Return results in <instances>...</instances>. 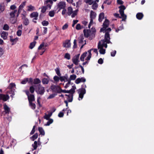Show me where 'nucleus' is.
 <instances>
[{
	"label": "nucleus",
	"instance_id": "1",
	"mask_svg": "<svg viewBox=\"0 0 154 154\" xmlns=\"http://www.w3.org/2000/svg\"><path fill=\"white\" fill-rule=\"evenodd\" d=\"M110 40L109 34L107 32H106L105 34L104 39L101 40L98 44V48L100 49L99 52L100 54H105L106 50L103 49V48L104 47L106 48L107 47V43L112 44Z\"/></svg>",
	"mask_w": 154,
	"mask_h": 154
},
{
	"label": "nucleus",
	"instance_id": "2",
	"mask_svg": "<svg viewBox=\"0 0 154 154\" xmlns=\"http://www.w3.org/2000/svg\"><path fill=\"white\" fill-rule=\"evenodd\" d=\"M86 88V85H82V88L77 90L78 93L79 94L78 100H79L82 99L84 97V95L85 94L86 90L85 88Z\"/></svg>",
	"mask_w": 154,
	"mask_h": 154
},
{
	"label": "nucleus",
	"instance_id": "3",
	"mask_svg": "<svg viewBox=\"0 0 154 154\" xmlns=\"http://www.w3.org/2000/svg\"><path fill=\"white\" fill-rule=\"evenodd\" d=\"M4 111L3 112V113L4 115V118L9 121V114L10 112L9 107L6 104H5L4 105Z\"/></svg>",
	"mask_w": 154,
	"mask_h": 154
},
{
	"label": "nucleus",
	"instance_id": "4",
	"mask_svg": "<svg viewBox=\"0 0 154 154\" xmlns=\"http://www.w3.org/2000/svg\"><path fill=\"white\" fill-rule=\"evenodd\" d=\"M35 91L38 94L43 95L45 92V90L44 88L40 84H39L37 86L35 85Z\"/></svg>",
	"mask_w": 154,
	"mask_h": 154
},
{
	"label": "nucleus",
	"instance_id": "5",
	"mask_svg": "<svg viewBox=\"0 0 154 154\" xmlns=\"http://www.w3.org/2000/svg\"><path fill=\"white\" fill-rule=\"evenodd\" d=\"M50 88L53 92L58 93H61V89L58 85H52L51 86Z\"/></svg>",
	"mask_w": 154,
	"mask_h": 154
},
{
	"label": "nucleus",
	"instance_id": "6",
	"mask_svg": "<svg viewBox=\"0 0 154 154\" xmlns=\"http://www.w3.org/2000/svg\"><path fill=\"white\" fill-rule=\"evenodd\" d=\"M78 11V9H77L73 11L72 8L71 7H69L68 8L67 13L68 15H70L72 14L71 17L72 18H73L77 14Z\"/></svg>",
	"mask_w": 154,
	"mask_h": 154
},
{
	"label": "nucleus",
	"instance_id": "7",
	"mask_svg": "<svg viewBox=\"0 0 154 154\" xmlns=\"http://www.w3.org/2000/svg\"><path fill=\"white\" fill-rule=\"evenodd\" d=\"M119 12L122 18V21H125L126 18V16L124 14L125 7L124 5H121L119 7Z\"/></svg>",
	"mask_w": 154,
	"mask_h": 154
},
{
	"label": "nucleus",
	"instance_id": "8",
	"mask_svg": "<svg viewBox=\"0 0 154 154\" xmlns=\"http://www.w3.org/2000/svg\"><path fill=\"white\" fill-rule=\"evenodd\" d=\"M17 13V10H15L12 11L10 13V16L11 17L12 19L10 18L11 22L13 24L15 23L17 20V18L14 17L15 15V14Z\"/></svg>",
	"mask_w": 154,
	"mask_h": 154
},
{
	"label": "nucleus",
	"instance_id": "9",
	"mask_svg": "<svg viewBox=\"0 0 154 154\" xmlns=\"http://www.w3.org/2000/svg\"><path fill=\"white\" fill-rule=\"evenodd\" d=\"M10 94H12L11 95V96L12 97H13V96L14 95L15 92V90L16 88V85L14 83H10Z\"/></svg>",
	"mask_w": 154,
	"mask_h": 154
},
{
	"label": "nucleus",
	"instance_id": "10",
	"mask_svg": "<svg viewBox=\"0 0 154 154\" xmlns=\"http://www.w3.org/2000/svg\"><path fill=\"white\" fill-rule=\"evenodd\" d=\"M103 27L101 28L100 29V32H104L106 28L108 27L109 25V21L107 19H106L104 22L103 24Z\"/></svg>",
	"mask_w": 154,
	"mask_h": 154
},
{
	"label": "nucleus",
	"instance_id": "11",
	"mask_svg": "<svg viewBox=\"0 0 154 154\" xmlns=\"http://www.w3.org/2000/svg\"><path fill=\"white\" fill-rule=\"evenodd\" d=\"M92 50H93L94 52L97 54V55L98 52L97 51V50L96 49H91L88 51V55L87 58L85 59V60H89L90 59L91 56V51Z\"/></svg>",
	"mask_w": 154,
	"mask_h": 154
},
{
	"label": "nucleus",
	"instance_id": "12",
	"mask_svg": "<svg viewBox=\"0 0 154 154\" xmlns=\"http://www.w3.org/2000/svg\"><path fill=\"white\" fill-rule=\"evenodd\" d=\"M76 89V87L75 86H72V88L69 90H63L61 89V93L63 92L65 93H74L75 92V90Z\"/></svg>",
	"mask_w": 154,
	"mask_h": 154
},
{
	"label": "nucleus",
	"instance_id": "13",
	"mask_svg": "<svg viewBox=\"0 0 154 154\" xmlns=\"http://www.w3.org/2000/svg\"><path fill=\"white\" fill-rule=\"evenodd\" d=\"M79 54H77L75 55L72 59L73 63L76 65H78V63L79 62Z\"/></svg>",
	"mask_w": 154,
	"mask_h": 154
},
{
	"label": "nucleus",
	"instance_id": "14",
	"mask_svg": "<svg viewBox=\"0 0 154 154\" xmlns=\"http://www.w3.org/2000/svg\"><path fill=\"white\" fill-rule=\"evenodd\" d=\"M69 94H66L65 96L67 97V100L69 102H72L73 100V94L74 93H70Z\"/></svg>",
	"mask_w": 154,
	"mask_h": 154
},
{
	"label": "nucleus",
	"instance_id": "15",
	"mask_svg": "<svg viewBox=\"0 0 154 154\" xmlns=\"http://www.w3.org/2000/svg\"><path fill=\"white\" fill-rule=\"evenodd\" d=\"M57 6L60 9H64L66 7L65 2H60L58 4Z\"/></svg>",
	"mask_w": 154,
	"mask_h": 154
},
{
	"label": "nucleus",
	"instance_id": "16",
	"mask_svg": "<svg viewBox=\"0 0 154 154\" xmlns=\"http://www.w3.org/2000/svg\"><path fill=\"white\" fill-rule=\"evenodd\" d=\"M8 95L0 94V99L3 100L4 101H6L9 98Z\"/></svg>",
	"mask_w": 154,
	"mask_h": 154
},
{
	"label": "nucleus",
	"instance_id": "17",
	"mask_svg": "<svg viewBox=\"0 0 154 154\" xmlns=\"http://www.w3.org/2000/svg\"><path fill=\"white\" fill-rule=\"evenodd\" d=\"M86 79L84 77L81 78H78L75 81V83L77 84H78L80 82H85L86 81Z\"/></svg>",
	"mask_w": 154,
	"mask_h": 154
},
{
	"label": "nucleus",
	"instance_id": "18",
	"mask_svg": "<svg viewBox=\"0 0 154 154\" xmlns=\"http://www.w3.org/2000/svg\"><path fill=\"white\" fill-rule=\"evenodd\" d=\"M64 47L69 48L71 46V43L70 40H66L63 44Z\"/></svg>",
	"mask_w": 154,
	"mask_h": 154
},
{
	"label": "nucleus",
	"instance_id": "19",
	"mask_svg": "<svg viewBox=\"0 0 154 154\" xmlns=\"http://www.w3.org/2000/svg\"><path fill=\"white\" fill-rule=\"evenodd\" d=\"M38 13L37 12H33L30 14V17L32 18L34 17V18L35 20L37 19V17L38 16Z\"/></svg>",
	"mask_w": 154,
	"mask_h": 154
},
{
	"label": "nucleus",
	"instance_id": "20",
	"mask_svg": "<svg viewBox=\"0 0 154 154\" xmlns=\"http://www.w3.org/2000/svg\"><path fill=\"white\" fill-rule=\"evenodd\" d=\"M104 18V13H101L100 14L99 16L98 20L100 22L102 21L103 20Z\"/></svg>",
	"mask_w": 154,
	"mask_h": 154
},
{
	"label": "nucleus",
	"instance_id": "21",
	"mask_svg": "<svg viewBox=\"0 0 154 154\" xmlns=\"http://www.w3.org/2000/svg\"><path fill=\"white\" fill-rule=\"evenodd\" d=\"M28 98L29 102H32L35 100L34 96L33 94H30L28 97Z\"/></svg>",
	"mask_w": 154,
	"mask_h": 154
},
{
	"label": "nucleus",
	"instance_id": "22",
	"mask_svg": "<svg viewBox=\"0 0 154 154\" xmlns=\"http://www.w3.org/2000/svg\"><path fill=\"white\" fill-rule=\"evenodd\" d=\"M8 33L7 32H3L1 34V37L4 39H6L7 38Z\"/></svg>",
	"mask_w": 154,
	"mask_h": 154
},
{
	"label": "nucleus",
	"instance_id": "23",
	"mask_svg": "<svg viewBox=\"0 0 154 154\" xmlns=\"http://www.w3.org/2000/svg\"><path fill=\"white\" fill-rule=\"evenodd\" d=\"M88 52H85L81 56L80 59L81 61H84L85 57L86 56Z\"/></svg>",
	"mask_w": 154,
	"mask_h": 154
},
{
	"label": "nucleus",
	"instance_id": "24",
	"mask_svg": "<svg viewBox=\"0 0 154 154\" xmlns=\"http://www.w3.org/2000/svg\"><path fill=\"white\" fill-rule=\"evenodd\" d=\"M53 112H49L48 114H45L44 116L45 119L46 120H49L50 117L52 116Z\"/></svg>",
	"mask_w": 154,
	"mask_h": 154
},
{
	"label": "nucleus",
	"instance_id": "25",
	"mask_svg": "<svg viewBox=\"0 0 154 154\" xmlns=\"http://www.w3.org/2000/svg\"><path fill=\"white\" fill-rule=\"evenodd\" d=\"M137 18L138 20H141L143 16V14L141 13H139L137 14L136 15Z\"/></svg>",
	"mask_w": 154,
	"mask_h": 154
},
{
	"label": "nucleus",
	"instance_id": "26",
	"mask_svg": "<svg viewBox=\"0 0 154 154\" xmlns=\"http://www.w3.org/2000/svg\"><path fill=\"white\" fill-rule=\"evenodd\" d=\"M96 13L92 11H91L90 13V18L94 19L96 17Z\"/></svg>",
	"mask_w": 154,
	"mask_h": 154
},
{
	"label": "nucleus",
	"instance_id": "27",
	"mask_svg": "<svg viewBox=\"0 0 154 154\" xmlns=\"http://www.w3.org/2000/svg\"><path fill=\"white\" fill-rule=\"evenodd\" d=\"M18 39L16 38L14 39L10 38V42H11L12 45H13L15 44L18 41Z\"/></svg>",
	"mask_w": 154,
	"mask_h": 154
},
{
	"label": "nucleus",
	"instance_id": "28",
	"mask_svg": "<svg viewBox=\"0 0 154 154\" xmlns=\"http://www.w3.org/2000/svg\"><path fill=\"white\" fill-rule=\"evenodd\" d=\"M83 32L85 36L87 37H88L90 33V30H84Z\"/></svg>",
	"mask_w": 154,
	"mask_h": 154
},
{
	"label": "nucleus",
	"instance_id": "29",
	"mask_svg": "<svg viewBox=\"0 0 154 154\" xmlns=\"http://www.w3.org/2000/svg\"><path fill=\"white\" fill-rule=\"evenodd\" d=\"M27 11H32L35 10V7L32 5L27 6Z\"/></svg>",
	"mask_w": 154,
	"mask_h": 154
},
{
	"label": "nucleus",
	"instance_id": "30",
	"mask_svg": "<svg viewBox=\"0 0 154 154\" xmlns=\"http://www.w3.org/2000/svg\"><path fill=\"white\" fill-rule=\"evenodd\" d=\"M76 78V76L74 74L72 75H70L69 79H67L69 81L71 82V80H75Z\"/></svg>",
	"mask_w": 154,
	"mask_h": 154
},
{
	"label": "nucleus",
	"instance_id": "31",
	"mask_svg": "<svg viewBox=\"0 0 154 154\" xmlns=\"http://www.w3.org/2000/svg\"><path fill=\"white\" fill-rule=\"evenodd\" d=\"M22 19L23 20V23L25 25L27 26L29 24V21L27 18H26Z\"/></svg>",
	"mask_w": 154,
	"mask_h": 154
},
{
	"label": "nucleus",
	"instance_id": "32",
	"mask_svg": "<svg viewBox=\"0 0 154 154\" xmlns=\"http://www.w3.org/2000/svg\"><path fill=\"white\" fill-rule=\"evenodd\" d=\"M38 137V134L36 133L32 137H30V139L32 141H34Z\"/></svg>",
	"mask_w": 154,
	"mask_h": 154
},
{
	"label": "nucleus",
	"instance_id": "33",
	"mask_svg": "<svg viewBox=\"0 0 154 154\" xmlns=\"http://www.w3.org/2000/svg\"><path fill=\"white\" fill-rule=\"evenodd\" d=\"M49 82V79L46 78H43L42 80V82L43 84H47Z\"/></svg>",
	"mask_w": 154,
	"mask_h": 154
},
{
	"label": "nucleus",
	"instance_id": "34",
	"mask_svg": "<svg viewBox=\"0 0 154 154\" xmlns=\"http://www.w3.org/2000/svg\"><path fill=\"white\" fill-rule=\"evenodd\" d=\"M93 3L92 6V8L94 10H96L98 7V4L95 2H94Z\"/></svg>",
	"mask_w": 154,
	"mask_h": 154
},
{
	"label": "nucleus",
	"instance_id": "35",
	"mask_svg": "<svg viewBox=\"0 0 154 154\" xmlns=\"http://www.w3.org/2000/svg\"><path fill=\"white\" fill-rule=\"evenodd\" d=\"M38 129L40 134H42V135H45V133L44 130H43L42 128L39 127Z\"/></svg>",
	"mask_w": 154,
	"mask_h": 154
},
{
	"label": "nucleus",
	"instance_id": "36",
	"mask_svg": "<svg viewBox=\"0 0 154 154\" xmlns=\"http://www.w3.org/2000/svg\"><path fill=\"white\" fill-rule=\"evenodd\" d=\"M29 105L30 107L32 109H34L36 107L35 105V103H33L32 102H29Z\"/></svg>",
	"mask_w": 154,
	"mask_h": 154
},
{
	"label": "nucleus",
	"instance_id": "37",
	"mask_svg": "<svg viewBox=\"0 0 154 154\" xmlns=\"http://www.w3.org/2000/svg\"><path fill=\"white\" fill-rule=\"evenodd\" d=\"M41 82V81L39 79L36 78L34 79L33 83L35 84H37L40 83Z\"/></svg>",
	"mask_w": 154,
	"mask_h": 154
},
{
	"label": "nucleus",
	"instance_id": "38",
	"mask_svg": "<svg viewBox=\"0 0 154 154\" xmlns=\"http://www.w3.org/2000/svg\"><path fill=\"white\" fill-rule=\"evenodd\" d=\"M32 146L34 148L32 150H33L34 149H36L37 147V142L36 141H35L34 144H32Z\"/></svg>",
	"mask_w": 154,
	"mask_h": 154
},
{
	"label": "nucleus",
	"instance_id": "39",
	"mask_svg": "<svg viewBox=\"0 0 154 154\" xmlns=\"http://www.w3.org/2000/svg\"><path fill=\"white\" fill-rule=\"evenodd\" d=\"M85 1L86 3L88 4L89 5H92L94 2L93 0H85Z\"/></svg>",
	"mask_w": 154,
	"mask_h": 154
},
{
	"label": "nucleus",
	"instance_id": "40",
	"mask_svg": "<svg viewBox=\"0 0 154 154\" xmlns=\"http://www.w3.org/2000/svg\"><path fill=\"white\" fill-rule=\"evenodd\" d=\"M36 43V42H34L31 43L30 45L29 48L31 49H32L35 46Z\"/></svg>",
	"mask_w": 154,
	"mask_h": 154
},
{
	"label": "nucleus",
	"instance_id": "41",
	"mask_svg": "<svg viewBox=\"0 0 154 154\" xmlns=\"http://www.w3.org/2000/svg\"><path fill=\"white\" fill-rule=\"evenodd\" d=\"M25 5H26V2H23L19 6V8L20 9H21L22 10V9L23 8V7Z\"/></svg>",
	"mask_w": 154,
	"mask_h": 154
},
{
	"label": "nucleus",
	"instance_id": "42",
	"mask_svg": "<svg viewBox=\"0 0 154 154\" xmlns=\"http://www.w3.org/2000/svg\"><path fill=\"white\" fill-rule=\"evenodd\" d=\"M55 14V12L54 11H49V15L51 17H53Z\"/></svg>",
	"mask_w": 154,
	"mask_h": 154
},
{
	"label": "nucleus",
	"instance_id": "43",
	"mask_svg": "<svg viewBox=\"0 0 154 154\" xmlns=\"http://www.w3.org/2000/svg\"><path fill=\"white\" fill-rule=\"evenodd\" d=\"M124 29V27H123V25L122 24L121 26H120L117 29H116V32H118L119 31V30H122L123 29Z\"/></svg>",
	"mask_w": 154,
	"mask_h": 154
},
{
	"label": "nucleus",
	"instance_id": "44",
	"mask_svg": "<svg viewBox=\"0 0 154 154\" xmlns=\"http://www.w3.org/2000/svg\"><path fill=\"white\" fill-rule=\"evenodd\" d=\"M57 95L56 94H53L50 95L47 98L48 99H52L54 97Z\"/></svg>",
	"mask_w": 154,
	"mask_h": 154
},
{
	"label": "nucleus",
	"instance_id": "45",
	"mask_svg": "<svg viewBox=\"0 0 154 154\" xmlns=\"http://www.w3.org/2000/svg\"><path fill=\"white\" fill-rule=\"evenodd\" d=\"M53 120L52 119H49V120L47 122V123L45 125L47 126L51 124L53 122Z\"/></svg>",
	"mask_w": 154,
	"mask_h": 154
},
{
	"label": "nucleus",
	"instance_id": "46",
	"mask_svg": "<svg viewBox=\"0 0 154 154\" xmlns=\"http://www.w3.org/2000/svg\"><path fill=\"white\" fill-rule=\"evenodd\" d=\"M66 79H68L67 78L64 76H61L60 77V79L61 82L66 81Z\"/></svg>",
	"mask_w": 154,
	"mask_h": 154
},
{
	"label": "nucleus",
	"instance_id": "47",
	"mask_svg": "<svg viewBox=\"0 0 154 154\" xmlns=\"http://www.w3.org/2000/svg\"><path fill=\"white\" fill-rule=\"evenodd\" d=\"M78 40L79 42V45L82 44L83 43L84 38L82 37L79 38H78Z\"/></svg>",
	"mask_w": 154,
	"mask_h": 154
},
{
	"label": "nucleus",
	"instance_id": "48",
	"mask_svg": "<svg viewBox=\"0 0 154 154\" xmlns=\"http://www.w3.org/2000/svg\"><path fill=\"white\" fill-rule=\"evenodd\" d=\"M21 15V17L22 19H23L24 18H26L25 16L26 15V12L24 10H23V13Z\"/></svg>",
	"mask_w": 154,
	"mask_h": 154
},
{
	"label": "nucleus",
	"instance_id": "49",
	"mask_svg": "<svg viewBox=\"0 0 154 154\" xmlns=\"http://www.w3.org/2000/svg\"><path fill=\"white\" fill-rule=\"evenodd\" d=\"M68 27V23H65L62 27V29L63 30L66 29Z\"/></svg>",
	"mask_w": 154,
	"mask_h": 154
},
{
	"label": "nucleus",
	"instance_id": "50",
	"mask_svg": "<svg viewBox=\"0 0 154 154\" xmlns=\"http://www.w3.org/2000/svg\"><path fill=\"white\" fill-rule=\"evenodd\" d=\"M55 70L57 75L60 76L61 74L60 73L59 69L58 68H57Z\"/></svg>",
	"mask_w": 154,
	"mask_h": 154
},
{
	"label": "nucleus",
	"instance_id": "51",
	"mask_svg": "<svg viewBox=\"0 0 154 154\" xmlns=\"http://www.w3.org/2000/svg\"><path fill=\"white\" fill-rule=\"evenodd\" d=\"M66 81L68 82V83L66 84L64 86V87L66 88H67L68 87L69 85H70L71 83V82L68 80L67 79H66Z\"/></svg>",
	"mask_w": 154,
	"mask_h": 154
},
{
	"label": "nucleus",
	"instance_id": "52",
	"mask_svg": "<svg viewBox=\"0 0 154 154\" xmlns=\"http://www.w3.org/2000/svg\"><path fill=\"white\" fill-rule=\"evenodd\" d=\"M28 81V79L27 78H25L21 82V83L23 84H25Z\"/></svg>",
	"mask_w": 154,
	"mask_h": 154
},
{
	"label": "nucleus",
	"instance_id": "53",
	"mask_svg": "<svg viewBox=\"0 0 154 154\" xmlns=\"http://www.w3.org/2000/svg\"><path fill=\"white\" fill-rule=\"evenodd\" d=\"M64 57L67 60H69L70 58V55L68 53H66L65 54Z\"/></svg>",
	"mask_w": 154,
	"mask_h": 154
},
{
	"label": "nucleus",
	"instance_id": "54",
	"mask_svg": "<svg viewBox=\"0 0 154 154\" xmlns=\"http://www.w3.org/2000/svg\"><path fill=\"white\" fill-rule=\"evenodd\" d=\"M47 9V7L46 6H44L42 8L41 12L43 13H44L46 11V10Z\"/></svg>",
	"mask_w": 154,
	"mask_h": 154
},
{
	"label": "nucleus",
	"instance_id": "55",
	"mask_svg": "<svg viewBox=\"0 0 154 154\" xmlns=\"http://www.w3.org/2000/svg\"><path fill=\"white\" fill-rule=\"evenodd\" d=\"M49 24L48 21L44 20L42 22V24L44 26H47Z\"/></svg>",
	"mask_w": 154,
	"mask_h": 154
},
{
	"label": "nucleus",
	"instance_id": "56",
	"mask_svg": "<svg viewBox=\"0 0 154 154\" xmlns=\"http://www.w3.org/2000/svg\"><path fill=\"white\" fill-rule=\"evenodd\" d=\"M29 90L31 93H33L35 91V88L33 86H32L30 87Z\"/></svg>",
	"mask_w": 154,
	"mask_h": 154
},
{
	"label": "nucleus",
	"instance_id": "57",
	"mask_svg": "<svg viewBox=\"0 0 154 154\" xmlns=\"http://www.w3.org/2000/svg\"><path fill=\"white\" fill-rule=\"evenodd\" d=\"M75 28L77 30H80L82 29V27L80 24L79 23L76 25Z\"/></svg>",
	"mask_w": 154,
	"mask_h": 154
},
{
	"label": "nucleus",
	"instance_id": "58",
	"mask_svg": "<svg viewBox=\"0 0 154 154\" xmlns=\"http://www.w3.org/2000/svg\"><path fill=\"white\" fill-rule=\"evenodd\" d=\"M9 28V26L7 24H5L4 25V27H3V29L4 30H8Z\"/></svg>",
	"mask_w": 154,
	"mask_h": 154
},
{
	"label": "nucleus",
	"instance_id": "59",
	"mask_svg": "<svg viewBox=\"0 0 154 154\" xmlns=\"http://www.w3.org/2000/svg\"><path fill=\"white\" fill-rule=\"evenodd\" d=\"M46 46V45H45L43 43L38 48V50H40L41 48H42L43 47H45Z\"/></svg>",
	"mask_w": 154,
	"mask_h": 154
},
{
	"label": "nucleus",
	"instance_id": "60",
	"mask_svg": "<svg viewBox=\"0 0 154 154\" xmlns=\"http://www.w3.org/2000/svg\"><path fill=\"white\" fill-rule=\"evenodd\" d=\"M54 79L55 81L58 82L60 79V78L57 76H55L54 77Z\"/></svg>",
	"mask_w": 154,
	"mask_h": 154
},
{
	"label": "nucleus",
	"instance_id": "61",
	"mask_svg": "<svg viewBox=\"0 0 154 154\" xmlns=\"http://www.w3.org/2000/svg\"><path fill=\"white\" fill-rule=\"evenodd\" d=\"M73 44V48H76L77 47V45H76V39H75L74 40Z\"/></svg>",
	"mask_w": 154,
	"mask_h": 154
},
{
	"label": "nucleus",
	"instance_id": "62",
	"mask_svg": "<svg viewBox=\"0 0 154 154\" xmlns=\"http://www.w3.org/2000/svg\"><path fill=\"white\" fill-rule=\"evenodd\" d=\"M22 34V31L21 30H18L17 32V35L18 36H20Z\"/></svg>",
	"mask_w": 154,
	"mask_h": 154
},
{
	"label": "nucleus",
	"instance_id": "63",
	"mask_svg": "<svg viewBox=\"0 0 154 154\" xmlns=\"http://www.w3.org/2000/svg\"><path fill=\"white\" fill-rule=\"evenodd\" d=\"M93 19H90V22L88 25V27L90 28L91 27V25L93 23Z\"/></svg>",
	"mask_w": 154,
	"mask_h": 154
},
{
	"label": "nucleus",
	"instance_id": "64",
	"mask_svg": "<svg viewBox=\"0 0 154 154\" xmlns=\"http://www.w3.org/2000/svg\"><path fill=\"white\" fill-rule=\"evenodd\" d=\"M64 115V113L62 112H60L58 114V116L59 117H62Z\"/></svg>",
	"mask_w": 154,
	"mask_h": 154
}]
</instances>
